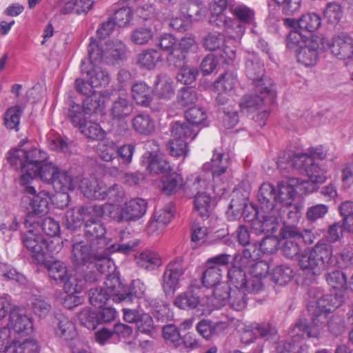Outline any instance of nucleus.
<instances>
[{
    "instance_id": "5fc2aeb1",
    "label": "nucleus",
    "mask_w": 353,
    "mask_h": 353,
    "mask_svg": "<svg viewBox=\"0 0 353 353\" xmlns=\"http://www.w3.org/2000/svg\"><path fill=\"white\" fill-rule=\"evenodd\" d=\"M294 276L293 269L288 265L276 266L272 273V280L276 285L283 286L289 283Z\"/></svg>"
},
{
    "instance_id": "f8f14e48",
    "label": "nucleus",
    "mask_w": 353,
    "mask_h": 353,
    "mask_svg": "<svg viewBox=\"0 0 353 353\" xmlns=\"http://www.w3.org/2000/svg\"><path fill=\"white\" fill-rule=\"evenodd\" d=\"M254 213L251 219L252 228L258 233H263L266 236L272 234L277 230L279 226L278 218L280 210H254Z\"/></svg>"
},
{
    "instance_id": "aec40b11",
    "label": "nucleus",
    "mask_w": 353,
    "mask_h": 353,
    "mask_svg": "<svg viewBox=\"0 0 353 353\" xmlns=\"http://www.w3.org/2000/svg\"><path fill=\"white\" fill-rule=\"evenodd\" d=\"M259 206L252 205L253 210L259 209L261 210H281L279 207L276 199V189L274 185L270 183H263L260 186L257 194Z\"/></svg>"
},
{
    "instance_id": "7ed1b4c3",
    "label": "nucleus",
    "mask_w": 353,
    "mask_h": 353,
    "mask_svg": "<svg viewBox=\"0 0 353 353\" xmlns=\"http://www.w3.org/2000/svg\"><path fill=\"white\" fill-rule=\"evenodd\" d=\"M280 169L292 168L300 173H305L311 182L322 183L325 181L326 171L316 164L307 153L285 152L279 157L277 162Z\"/></svg>"
},
{
    "instance_id": "603ef678",
    "label": "nucleus",
    "mask_w": 353,
    "mask_h": 353,
    "mask_svg": "<svg viewBox=\"0 0 353 353\" xmlns=\"http://www.w3.org/2000/svg\"><path fill=\"white\" fill-rule=\"evenodd\" d=\"M110 251L108 248L104 250H99L97 255L96 260L93 261L92 266L95 271L101 276V274H105L107 276L110 274V269L112 268V261L110 259Z\"/></svg>"
},
{
    "instance_id": "7c9ffc66",
    "label": "nucleus",
    "mask_w": 353,
    "mask_h": 353,
    "mask_svg": "<svg viewBox=\"0 0 353 353\" xmlns=\"http://www.w3.org/2000/svg\"><path fill=\"white\" fill-rule=\"evenodd\" d=\"M135 261L140 268L147 271H154L162 265V259L155 251L145 249L135 257Z\"/></svg>"
},
{
    "instance_id": "49530a36",
    "label": "nucleus",
    "mask_w": 353,
    "mask_h": 353,
    "mask_svg": "<svg viewBox=\"0 0 353 353\" xmlns=\"http://www.w3.org/2000/svg\"><path fill=\"white\" fill-rule=\"evenodd\" d=\"M321 25V17L314 12H308L303 14L298 20L299 30H294L307 32H314L317 30Z\"/></svg>"
},
{
    "instance_id": "b1692460",
    "label": "nucleus",
    "mask_w": 353,
    "mask_h": 353,
    "mask_svg": "<svg viewBox=\"0 0 353 353\" xmlns=\"http://www.w3.org/2000/svg\"><path fill=\"white\" fill-rule=\"evenodd\" d=\"M52 323L55 335L63 340L72 341L77 335L74 323L62 313H55Z\"/></svg>"
},
{
    "instance_id": "4be33fe9",
    "label": "nucleus",
    "mask_w": 353,
    "mask_h": 353,
    "mask_svg": "<svg viewBox=\"0 0 353 353\" xmlns=\"http://www.w3.org/2000/svg\"><path fill=\"white\" fill-rule=\"evenodd\" d=\"M81 71L83 74H86L88 81L93 88L105 87L110 83V77L108 71L101 67L88 65L85 61L82 60Z\"/></svg>"
},
{
    "instance_id": "f257e3e1",
    "label": "nucleus",
    "mask_w": 353,
    "mask_h": 353,
    "mask_svg": "<svg viewBox=\"0 0 353 353\" xmlns=\"http://www.w3.org/2000/svg\"><path fill=\"white\" fill-rule=\"evenodd\" d=\"M48 159V154L41 150L32 148L30 150L14 148L9 151L7 157L8 163L16 169L20 168L21 174L19 183L21 191L26 194L37 192L32 185L35 179V171Z\"/></svg>"
},
{
    "instance_id": "338daca9",
    "label": "nucleus",
    "mask_w": 353,
    "mask_h": 353,
    "mask_svg": "<svg viewBox=\"0 0 353 353\" xmlns=\"http://www.w3.org/2000/svg\"><path fill=\"white\" fill-rule=\"evenodd\" d=\"M135 148L134 143L124 144L118 147L117 157V160L119 162L118 168H124L131 163Z\"/></svg>"
},
{
    "instance_id": "680f3d73",
    "label": "nucleus",
    "mask_w": 353,
    "mask_h": 353,
    "mask_svg": "<svg viewBox=\"0 0 353 353\" xmlns=\"http://www.w3.org/2000/svg\"><path fill=\"white\" fill-rule=\"evenodd\" d=\"M157 95L163 99H170L174 94L173 83L160 75L157 76L154 81Z\"/></svg>"
},
{
    "instance_id": "39448f33",
    "label": "nucleus",
    "mask_w": 353,
    "mask_h": 353,
    "mask_svg": "<svg viewBox=\"0 0 353 353\" xmlns=\"http://www.w3.org/2000/svg\"><path fill=\"white\" fill-rule=\"evenodd\" d=\"M245 72L257 92L272 94V88H275L274 84L270 78L265 75L264 63L257 53H248L245 57Z\"/></svg>"
},
{
    "instance_id": "de8ad7c7",
    "label": "nucleus",
    "mask_w": 353,
    "mask_h": 353,
    "mask_svg": "<svg viewBox=\"0 0 353 353\" xmlns=\"http://www.w3.org/2000/svg\"><path fill=\"white\" fill-rule=\"evenodd\" d=\"M82 107L88 114L101 112L105 107V97L101 92L94 91L83 100Z\"/></svg>"
},
{
    "instance_id": "f704fd0d",
    "label": "nucleus",
    "mask_w": 353,
    "mask_h": 353,
    "mask_svg": "<svg viewBox=\"0 0 353 353\" xmlns=\"http://www.w3.org/2000/svg\"><path fill=\"white\" fill-rule=\"evenodd\" d=\"M88 212L87 207L81 206L68 210L64 222L65 228L71 232H76L85 221V214Z\"/></svg>"
},
{
    "instance_id": "c85d7f7f",
    "label": "nucleus",
    "mask_w": 353,
    "mask_h": 353,
    "mask_svg": "<svg viewBox=\"0 0 353 353\" xmlns=\"http://www.w3.org/2000/svg\"><path fill=\"white\" fill-rule=\"evenodd\" d=\"M254 94L245 96L239 105L241 109H258L265 103H272L276 97L275 88H272V94L270 93H261L253 87Z\"/></svg>"
},
{
    "instance_id": "a18cd8bd",
    "label": "nucleus",
    "mask_w": 353,
    "mask_h": 353,
    "mask_svg": "<svg viewBox=\"0 0 353 353\" xmlns=\"http://www.w3.org/2000/svg\"><path fill=\"white\" fill-rule=\"evenodd\" d=\"M230 12L235 17V20L241 24L252 25L255 20V11L245 4H238L230 8Z\"/></svg>"
},
{
    "instance_id": "a878e982",
    "label": "nucleus",
    "mask_w": 353,
    "mask_h": 353,
    "mask_svg": "<svg viewBox=\"0 0 353 353\" xmlns=\"http://www.w3.org/2000/svg\"><path fill=\"white\" fill-rule=\"evenodd\" d=\"M105 289L108 292L110 299L115 303H125L126 287L116 274H108L104 282Z\"/></svg>"
},
{
    "instance_id": "6e6552de",
    "label": "nucleus",
    "mask_w": 353,
    "mask_h": 353,
    "mask_svg": "<svg viewBox=\"0 0 353 353\" xmlns=\"http://www.w3.org/2000/svg\"><path fill=\"white\" fill-rule=\"evenodd\" d=\"M10 330L7 327L0 328V350L5 353H39L40 347L33 339H26L23 342L14 341L10 343Z\"/></svg>"
},
{
    "instance_id": "c9c22d12",
    "label": "nucleus",
    "mask_w": 353,
    "mask_h": 353,
    "mask_svg": "<svg viewBox=\"0 0 353 353\" xmlns=\"http://www.w3.org/2000/svg\"><path fill=\"white\" fill-rule=\"evenodd\" d=\"M319 262L323 268L325 265L332 266L334 259L333 247L325 240H319L315 245L311 248Z\"/></svg>"
},
{
    "instance_id": "58836bf2",
    "label": "nucleus",
    "mask_w": 353,
    "mask_h": 353,
    "mask_svg": "<svg viewBox=\"0 0 353 353\" xmlns=\"http://www.w3.org/2000/svg\"><path fill=\"white\" fill-rule=\"evenodd\" d=\"M276 189L279 207L288 208L291 206L296 194L294 186L288 181H281L278 183Z\"/></svg>"
},
{
    "instance_id": "4c0bfd02",
    "label": "nucleus",
    "mask_w": 353,
    "mask_h": 353,
    "mask_svg": "<svg viewBox=\"0 0 353 353\" xmlns=\"http://www.w3.org/2000/svg\"><path fill=\"white\" fill-rule=\"evenodd\" d=\"M205 12L202 3L196 0H189L181 6L182 15L190 23L199 21Z\"/></svg>"
},
{
    "instance_id": "dca6fc26",
    "label": "nucleus",
    "mask_w": 353,
    "mask_h": 353,
    "mask_svg": "<svg viewBox=\"0 0 353 353\" xmlns=\"http://www.w3.org/2000/svg\"><path fill=\"white\" fill-rule=\"evenodd\" d=\"M281 239L279 241L280 249L282 254L288 259L297 260L301 252V244L294 235L290 225H287L286 221H284V226L279 232Z\"/></svg>"
},
{
    "instance_id": "13d9d810",
    "label": "nucleus",
    "mask_w": 353,
    "mask_h": 353,
    "mask_svg": "<svg viewBox=\"0 0 353 353\" xmlns=\"http://www.w3.org/2000/svg\"><path fill=\"white\" fill-rule=\"evenodd\" d=\"M211 200L212 198L209 194L205 192H199V191L194 196V208L199 212L203 221H205L210 216Z\"/></svg>"
},
{
    "instance_id": "e433bc0d",
    "label": "nucleus",
    "mask_w": 353,
    "mask_h": 353,
    "mask_svg": "<svg viewBox=\"0 0 353 353\" xmlns=\"http://www.w3.org/2000/svg\"><path fill=\"white\" fill-rule=\"evenodd\" d=\"M105 183L96 179H83L81 180L79 188L83 195L90 199H101L102 191Z\"/></svg>"
},
{
    "instance_id": "393cba45",
    "label": "nucleus",
    "mask_w": 353,
    "mask_h": 353,
    "mask_svg": "<svg viewBox=\"0 0 353 353\" xmlns=\"http://www.w3.org/2000/svg\"><path fill=\"white\" fill-rule=\"evenodd\" d=\"M345 301L342 291L336 292L334 294H326L322 299H319L316 303L314 314L316 317L330 313L332 310L341 307Z\"/></svg>"
},
{
    "instance_id": "052dcab7",
    "label": "nucleus",
    "mask_w": 353,
    "mask_h": 353,
    "mask_svg": "<svg viewBox=\"0 0 353 353\" xmlns=\"http://www.w3.org/2000/svg\"><path fill=\"white\" fill-rule=\"evenodd\" d=\"M59 170V168L57 165L46 161L36 170L35 178L39 177L43 182L52 185Z\"/></svg>"
},
{
    "instance_id": "79ce46f5",
    "label": "nucleus",
    "mask_w": 353,
    "mask_h": 353,
    "mask_svg": "<svg viewBox=\"0 0 353 353\" xmlns=\"http://www.w3.org/2000/svg\"><path fill=\"white\" fill-rule=\"evenodd\" d=\"M183 279L168 270H164L161 279V285L165 296L172 297L180 288V283Z\"/></svg>"
},
{
    "instance_id": "2f4dec72",
    "label": "nucleus",
    "mask_w": 353,
    "mask_h": 353,
    "mask_svg": "<svg viewBox=\"0 0 353 353\" xmlns=\"http://www.w3.org/2000/svg\"><path fill=\"white\" fill-rule=\"evenodd\" d=\"M298 265L304 272L312 275H319L323 270L312 249L305 250L297 259Z\"/></svg>"
},
{
    "instance_id": "69168bd1",
    "label": "nucleus",
    "mask_w": 353,
    "mask_h": 353,
    "mask_svg": "<svg viewBox=\"0 0 353 353\" xmlns=\"http://www.w3.org/2000/svg\"><path fill=\"white\" fill-rule=\"evenodd\" d=\"M185 117L188 124L194 129H199V125L206 120L207 114L203 108L192 107L185 112Z\"/></svg>"
},
{
    "instance_id": "a19ab883",
    "label": "nucleus",
    "mask_w": 353,
    "mask_h": 353,
    "mask_svg": "<svg viewBox=\"0 0 353 353\" xmlns=\"http://www.w3.org/2000/svg\"><path fill=\"white\" fill-rule=\"evenodd\" d=\"M161 60V54L158 50L148 49L137 55V64L142 69L150 70H153Z\"/></svg>"
},
{
    "instance_id": "c03bdc74",
    "label": "nucleus",
    "mask_w": 353,
    "mask_h": 353,
    "mask_svg": "<svg viewBox=\"0 0 353 353\" xmlns=\"http://www.w3.org/2000/svg\"><path fill=\"white\" fill-rule=\"evenodd\" d=\"M205 266L206 269L203 272L201 276L203 285L207 288H214L213 292L216 289H220L219 285H221L223 270L212 266Z\"/></svg>"
},
{
    "instance_id": "37998d69",
    "label": "nucleus",
    "mask_w": 353,
    "mask_h": 353,
    "mask_svg": "<svg viewBox=\"0 0 353 353\" xmlns=\"http://www.w3.org/2000/svg\"><path fill=\"white\" fill-rule=\"evenodd\" d=\"M199 129H194L187 122L174 121L171 124V133L174 138L183 139L187 141L188 138L190 141L195 139Z\"/></svg>"
},
{
    "instance_id": "c756f323",
    "label": "nucleus",
    "mask_w": 353,
    "mask_h": 353,
    "mask_svg": "<svg viewBox=\"0 0 353 353\" xmlns=\"http://www.w3.org/2000/svg\"><path fill=\"white\" fill-rule=\"evenodd\" d=\"M8 325L10 330L23 335L28 334L32 330L30 319L17 309L10 310Z\"/></svg>"
},
{
    "instance_id": "8fccbe9b",
    "label": "nucleus",
    "mask_w": 353,
    "mask_h": 353,
    "mask_svg": "<svg viewBox=\"0 0 353 353\" xmlns=\"http://www.w3.org/2000/svg\"><path fill=\"white\" fill-rule=\"evenodd\" d=\"M118 146L117 143L109 139H102L98 143L97 153L104 161L112 162L117 159Z\"/></svg>"
},
{
    "instance_id": "1a4fd4ad",
    "label": "nucleus",
    "mask_w": 353,
    "mask_h": 353,
    "mask_svg": "<svg viewBox=\"0 0 353 353\" xmlns=\"http://www.w3.org/2000/svg\"><path fill=\"white\" fill-rule=\"evenodd\" d=\"M325 50H330L334 57L340 60H345L353 56V37L347 32L335 34L331 41L324 37Z\"/></svg>"
},
{
    "instance_id": "6e6d98bb",
    "label": "nucleus",
    "mask_w": 353,
    "mask_h": 353,
    "mask_svg": "<svg viewBox=\"0 0 353 353\" xmlns=\"http://www.w3.org/2000/svg\"><path fill=\"white\" fill-rule=\"evenodd\" d=\"M256 248L252 246V248H245L241 254H236L233 256V264L244 270L249 268L250 269L252 263L255 261V258L258 256Z\"/></svg>"
},
{
    "instance_id": "f3484780",
    "label": "nucleus",
    "mask_w": 353,
    "mask_h": 353,
    "mask_svg": "<svg viewBox=\"0 0 353 353\" xmlns=\"http://www.w3.org/2000/svg\"><path fill=\"white\" fill-rule=\"evenodd\" d=\"M201 287L196 284H191L185 291L176 295L173 301V305L183 310H192L201 305Z\"/></svg>"
},
{
    "instance_id": "f03ea898",
    "label": "nucleus",
    "mask_w": 353,
    "mask_h": 353,
    "mask_svg": "<svg viewBox=\"0 0 353 353\" xmlns=\"http://www.w3.org/2000/svg\"><path fill=\"white\" fill-rule=\"evenodd\" d=\"M324 42V37H307L296 30H291L286 38L287 48L295 51L297 61L306 67L317 63L319 50L325 51Z\"/></svg>"
},
{
    "instance_id": "09e8293b",
    "label": "nucleus",
    "mask_w": 353,
    "mask_h": 353,
    "mask_svg": "<svg viewBox=\"0 0 353 353\" xmlns=\"http://www.w3.org/2000/svg\"><path fill=\"white\" fill-rule=\"evenodd\" d=\"M23 109L20 105H16L8 108L3 114V124L8 130H19L21 117Z\"/></svg>"
},
{
    "instance_id": "864d4df0",
    "label": "nucleus",
    "mask_w": 353,
    "mask_h": 353,
    "mask_svg": "<svg viewBox=\"0 0 353 353\" xmlns=\"http://www.w3.org/2000/svg\"><path fill=\"white\" fill-rule=\"evenodd\" d=\"M87 112L81 105L70 101L66 112L68 119L75 128H81L87 121Z\"/></svg>"
},
{
    "instance_id": "2eb2a0df",
    "label": "nucleus",
    "mask_w": 353,
    "mask_h": 353,
    "mask_svg": "<svg viewBox=\"0 0 353 353\" xmlns=\"http://www.w3.org/2000/svg\"><path fill=\"white\" fill-rule=\"evenodd\" d=\"M147 202L140 198L133 199L125 203L117 215L110 216L117 222L137 221L146 212Z\"/></svg>"
},
{
    "instance_id": "e2e57ef3",
    "label": "nucleus",
    "mask_w": 353,
    "mask_h": 353,
    "mask_svg": "<svg viewBox=\"0 0 353 353\" xmlns=\"http://www.w3.org/2000/svg\"><path fill=\"white\" fill-rule=\"evenodd\" d=\"M80 132L88 139L93 141H101L105 136V131L100 125L95 122H85L82 127L79 128Z\"/></svg>"
},
{
    "instance_id": "3c124183",
    "label": "nucleus",
    "mask_w": 353,
    "mask_h": 353,
    "mask_svg": "<svg viewBox=\"0 0 353 353\" xmlns=\"http://www.w3.org/2000/svg\"><path fill=\"white\" fill-rule=\"evenodd\" d=\"M161 191L166 195L175 194L182 185L183 179L181 176L175 172H169L162 177Z\"/></svg>"
},
{
    "instance_id": "ea45409f",
    "label": "nucleus",
    "mask_w": 353,
    "mask_h": 353,
    "mask_svg": "<svg viewBox=\"0 0 353 353\" xmlns=\"http://www.w3.org/2000/svg\"><path fill=\"white\" fill-rule=\"evenodd\" d=\"M332 266L341 270L350 269L353 267V248L346 245L335 252Z\"/></svg>"
},
{
    "instance_id": "6ab92c4d",
    "label": "nucleus",
    "mask_w": 353,
    "mask_h": 353,
    "mask_svg": "<svg viewBox=\"0 0 353 353\" xmlns=\"http://www.w3.org/2000/svg\"><path fill=\"white\" fill-rule=\"evenodd\" d=\"M141 163L145 166L150 174H166L172 171V167L165 156L157 152H145L141 157Z\"/></svg>"
},
{
    "instance_id": "ddd939ff",
    "label": "nucleus",
    "mask_w": 353,
    "mask_h": 353,
    "mask_svg": "<svg viewBox=\"0 0 353 353\" xmlns=\"http://www.w3.org/2000/svg\"><path fill=\"white\" fill-rule=\"evenodd\" d=\"M32 199H30V210L27 214L24 221L26 227H34V225H39V223L34 220V216L42 217L48 214L50 204V193L42 190L38 194H32Z\"/></svg>"
},
{
    "instance_id": "bb28decb",
    "label": "nucleus",
    "mask_w": 353,
    "mask_h": 353,
    "mask_svg": "<svg viewBox=\"0 0 353 353\" xmlns=\"http://www.w3.org/2000/svg\"><path fill=\"white\" fill-rule=\"evenodd\" d=\"M269 272V265L264 261H254L250 269V283L254 294H258L264 289L263 279Z\"/></svg>"
},
{
    "instance_id": "423d86ee",
    "label": "nucleus",
    "mask_w": 353,
    "mask_h": 353,
    "mask_svg": "<svg viewBox=\"0 0 353 353\" xmlns=\"http://www.w3.org/2000/svg\"><path fill=\"white\" fill-rule=\"evenodd\" d=\"M49 277L57 283L63 284V290L78 292L83 290V282L77 276L70 275L66 265L60 261L48 262L46 264Z\"/></svg>"
},
{
    "instance_id": "72a5a7b5",
    "label": "nucleus",
    "mask_w": 353,
    "mask_h": 353,
    "mask_svg": "<svg viewBox=\"0 0 353 353\" xmlns=\"http://www.w3.org/2000/svg\"><path fill=\"white\" fill-rule=\"evenodd\" d=\"M132 127L138 134L149 136L155 130V121L150 114L141 112L135 115L132 121Z\"/></svg>"
},
{
    "instance_id": "4468645a",
    "label": "nucleus",
    "mask_w": 353,
    "mask_h": 353,
    "mask_svg": "<svg viewBox=\"0 0 353 353\" xmlns=\"http://www.w3.org/2000/svg\"><path fill=\"white\" fill-rule=\"evenodd\" d=\"M99 250L93 245L85 241H77L72 243L71 260L76 267H90L96 260Z\"/></svg>"
},
{
    "instance_id": "5701e85b",
    "label": "nucleus",
    "mask_w": 353,
    "mask_h": 353,
    "mask_svg": "<svg viewBox=\"0 0 353 353\" xmlns=\"http://www.w3.org/2000/svg\"><path fill=\"white\" fill-rule=\"evenodd\" d=\"M312 322L309 323L306 319H300L296 322L290 332V337L299 343L311 337L317 338L320 334V329L316 323L317 317L313 314Z\"/></svg>"
},
{
    "instance_id": "9b49d317",
    "label": "nucleus",
    "mask_w": 353,
    "mask_h": 353,
    "mask_svg": "<svg viewBox=\"0 0 353 353\" xmlns=\"http://www.w3.org/2000/svg\"><path fill=\"white\" fill-rule=\"evenodd\" d=\"M106 228L104 223L95 219L85 220L83 228L85 241L95 246L99 250L108 248L109 239L105 237Z\"/></svg>"
},
{
    "instance_id": "a211bd4d",
    "label": "nucleus",
    "mask_w": 353,
    "mask_h": 353,
    "mask_svg": "<svg viewBox=\"0 0 353 353\" xmlns=\"http://www.w3.org/2000/svg\"><path fill=\"white\" fill-rule=\"evenodd\" d=\"M53 182L52 186L57 193V199H60L63 202L59 207L63 208L68 205L70 201L68 192L72 191L75 188L74 177L69 174L68 172L59 169Z\"/></svg>"
},
{
    "instance_id": "412c9836",
    "label": "nucleus",
    "mask_w": 353,
    "mask_h": 353,
    "mask_svg": "<svg viewBox=\"0 0 353 353\" xmlns=\"http://www.w3.org/2000/svg\"><path fill=\"white\" fill-rule=\"evenodd\" d=\"M247 290L239 289H225L221 292V289H216L214 291V296L222 301L226 300L230 307L236 311L243 310L248 303Z\"/></svg>"
},
{
    "instance_id": "bf43d9fd",
    "label": "nucleus",
    "mask_w": 353,
    "mask_h": 353,
    "mask_svg": "<svg viewBox=\"0 0 353 353\" xmlns=\"http://www.w3.org/2000/svg\"><path fill=\"white\" fill-rule=\"evenodd\" d=\"M209 230L204 223L201 225L199 221H194L191 226V241L196 245H208L210 243L208 240Z\"/></svg>"
},
{
    "instance_id": "774afa93",
    "label": "nucleus",
    "mask_w": 353,
    "mask_h": 353,
    "mask_svg": "<svg viewBox=\"0 0 353 353\" xmlns=\"http://www.w3.org/2000/svg\"><path fill=\"white\" fill-rule=\"evenodd\" d=\"M328 285L333 289L343 291L347 289V276L339 270L327 272L325 275Z\"/></svg>"
},
{
    "instance_id": "cd10ccee",
    "label": "nucleus",
    "mask_w": 353,
    "mask_h": 353,
    "mask_svg": "<svg viewBox=\"0 0 353 353\" xmlns=\"http://www.w3.org/2000/svg\"><path fill=\"white\" fill-rule=\"evenodd\" d=\"M228 277L230 289L244 290H247L248 293L254 294L250 283V277L247 276L244 270L232 265L228 270Z\"/></svg>"
},
{
    "instance_id": "473e14b6",
    "label": "nucleus",
    "mask_w": 353,
    "mask_h": 353,
    "mask_svg": "<svg viewBox=\"0 0 353 353\" xmlns=\"http://www.w3.org/2000/svg\"><path fill=\"white\" fill-rule=\"evenodd\" d=\"M132 97L137 104L148 107L152 101V90L143 81H137L131 87Z\"/></svg>"
},
{
    "instance_id": "4d7b16f0",
    "label": "nucleus",
    "mask_w": 353,
    "mask_h": 353,
    "mask_svg": "<svg viewBox=\"0 0 353 353\" xmlns=\"http://www.w3.org/2000/svg\"><path fill=\"white\" fill-rule=\"evenodd\" d=\"M132 111L131 103L128 99L120 97L112 103L110 115L113 119L121 120L130 115Z\"/></svg>"
},
{
    "instance_id": "9d476101",
    "label": "nucleus",
    "mask_w": 353,
    "mask_h": 353,
    "mask_svg": "<svg viewBox=\"0 0 353 353\" xmlns=\"http://www.w3.org/2000/svg\"><path fill=\"white\" fill-rule=\"evenodd\" d=\"M230 165L229 154L214 150L210 163L203 165L205 170H210L212 180L216 185L223 184L227 181L228 169Z\"/></svg>"
},
{
    "instance_id": "20e7f679",
    "label": "nucleus",
    "mask_w": 353,
    "mask_h": 353,
    "mask_svg": "<svg viewBox=\"0 0 353 353\" xmlns=\"http://www.w3.org/2000/svg\"><path fill=\"white\" fill-rule=\"evenodd\" d=\"M227 6V0H213L210 6L211 14L209 21L212 26L223 27L227 36L236 40L243 36L245 29L239 21L225 16Z\"/></svg>"
},
{
    "instance_id": "0eeeda50",
    "label": "nucleus",
    "mask_w": 353,
    "mask_h": 353,
    "mask_svg": "<svg viewBox=\"0 0 353 353\" xmlns=\"http://www.w3.org/2000/svg\"><path fill=\"white\" fill-rule=\"evenodd\" d=\"M23 245L30 252L32 258L37 263H42L45 261L46 255L50 252L48 241L44 236L29 230L21 234V237Z\"/></svg>"
},
{
    "instance_id": "0e129e2a",
    "label": "nucleus",
    "mask_w": 353,
    "mask_h": 353,
    "mask_svg": "<svg viewBox=\"0 0 353 353\" xmlns=\"http://www.w3.org/2000/svg\"><path fill=\"white\" fill-rule=\"evenodd\" d=\"M198 99V94L194 88L183 87L181 88L176 96L179 105L188 107L194 105Z\"/></svg>"
}]
</instances>
